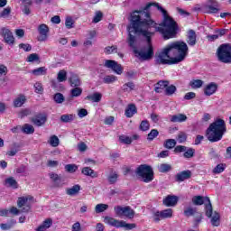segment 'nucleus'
Wrapping results in <instances>:
<instances>
[{"label": "nucleus", "mask_w": 231, "mask_h": 231, "mask_svg": "<svg viewBox=\"0 0 231 231\" xmlns=\"http://www.w3.org/2000/svg\"><path fill=\"white\" fill-rule=\"evenodd\" d=\"M107 208H109V206L106 204H97L95 208V210L97 214H100L105 212V210H107Z\"/></svg>", "instance_id": "37998d69"}, {"label": "nucleus", "mask_w": 231, "mask_h": 231, "mask_svg": "<svg viewBox=\"0 0 231 231\" xmlns=\"http://www.w3.org/2000/svg\"><path fill=\"white\" fill-rule=\"evenodd\" d=\"M80 192V185L76 184L72 186L71 188H69L66 189V194L68 196H77Z\"/></svg>", "instance_id": "a878e982"}, {"label": "nucleus", "mask_w": 231, "mask_h": 231, "mask_svg": "<svg viewBox=\"0 0 231 231\" xmlns=\"http://www.w3.org/2000/svg\"><path fill=\"white\" fill-rule=\"evenodd\" d=\"M157 86L159 88H161L162 89H167V87L169 86V81H167V80L162 81L161 80L157 83Z\"/></svg>", "instance_id": "338daca9"}, {"label": "nucleus", "mask_w": 231, "mask_h": 231, "mask_svg": "<svg viewBox=\"0 0 231 231\" xmlns=\"http://www.w3.org/2000/svg\"><path fill=\"white\" fill-rule=\"evenodd\" d=\"M102 17H104V14H102V12H100V11L96 12V14L93 18L92 23H94L96 24H97V23H100V21H102Z\"/></svg>", "instance_id": "bf43d9fd"}, {"label": "nucleus", "mask_w": 231, "mask_h": 231, "mask_svg": "<svg viewBox=\"0 0 231 231\" xmlns=\"http://www.w3.org/2000/svg\"><path fill=\"white\" fill-rule=\"evenodd\" d=\"M194 154H196V150L193 148H187L183 153L184 158H194Z\"/></svg>", "instance_id": "a18cd8bd"}, {"label": "nucleus", "mask_w": 231, "mask_h": 231, "mask_svg": "<svg viewBox=\"0 0 231 231\" xmlns=\"http://www.w3.org/2000/svg\"><path fill=\"white\" fill-rule=\"evenodd\" d=\"M190 178H192V171L186 170L175 175V181L181 183V181H185V180H190Z\"/></svg>", "instance_id": "4468645a"}, {"label": "nucleus", "mask_w": 231, "mask_h": 231, "mask_svg": "<svg viewBox=\"0 0 231 231\" xmlns=\"http://www.w3.org/2000/svg\"><path fill=\"white\" fill-rule=\"evenodd\" d=\"M198 214V208L193 207H188L184 209V216L186 217H190L191 216H196Z\"/></svg>", "instance_id": "7c9ffc66"}, {"label": "nucleus", "mask_w": 231, "mask_h": 231, "mask_svg": "<svg viewBox=\"0 0 231 231\" xmlns=\"http://www.w3.org/2000/svg\"><path fill=\"white\" fill-rule=\"evenodd\" d=\"M189 55V45L178 41L168 44L156 57L157 64H180Z\"/></svg>", "instance_id": "f03ea898"}, {"label": "nucleus", "mask_w": 231, "mask_h": 231, "mask_svg": "<svg viewBox=\"0 0 231 231\" xmlns=\"http://www.w3.org/2000/svg\"><path fill=\"white\" fill-rule=\"evenodd\" d=\"M104 66L105 68L112 69V71H114V73H116V75H122V73H124V68H122V65L118 64V62H116V60H105Z\"/></svg>", "instance_id": "1a4fd4ad"}, {"label": "nucleus", "mask_w": 231, "mask_h": 231, "mask_svg": "<svg viewBox=\"0 0 231 231\" xmlns=\"http://www.w3.org/2000/svg\"><path fill=\"white\" fill-rule=\"evenodd\" d=\"M225 133H226V125L225 124V120L217 119L215 122L209 125L206 131V136L209 142L214 143L222 140Z\"/></svg>", "instance_id": "7ed1b4c3"}, {"label": "nucleus", "mask_w": 231, "mask_h": 231, "mask_svg": "<svg viewBox=\"0 0 231 231\" xmlns=\"http://www.w3.org/2000/svg\"><path fill=\"white\" fill-rule=\"evenodd\" d=\"M165 149H174L176 147V141L174 139H168L164 142Z\"/></svg>", "instance_id": "79ce46f5"}, {"label": "nucleus", "mask_w": 231, "mask_h": 231, "mask_svg": "<svg viewBox=\"0 0 231 231\" xmlns=\"http://www.w3.org/2000/svg\"><path fill=\"white\" fill-rule=\"evenodd\" d=\"M48 69H46V67H40L37 69H34L32 70V74L35 75L36 77H40L41 75H46V71Z\"/></svg>", "instance_id": "e433bc0d"}, {"label": "nucleus", "mask_w": 231, "mask_h": 231, "mask_svg": "<svg viewBox=\"0 0 231 231\" xmlns=\"http://www.w3.org/2000/svg\"><path fill=\"white\" fill-rule=\"evenodd\" d=\"M49 143L50 145H51V147H59V143H60L59 137L57 135H51L49 140Z\"/></svg>", "instance_id": "c03bdc74"}, {"label": "nucleus", "mask_w": 231, "mask_h": 231, "mask_svg": "<svg viewBox=\"0 0 231 231\" xmlns=\"http://www.w3.org/2000/svg\"><path fill=\"white\" fill-rule=\"evenodd\" d=\"M5 187H10L11 189H18L19 185L17 184V180L14 179V177H9L5 180Z\"/></svg>", "instance_id": "cd10ccee"}, {"label": "nucleus", "mask_w": 231, "mask_h": 231, "mask_svg": "<svg viewBox=\"0 0 231 231\" xmlns=\"http://www.w3.org/2000/svg\"><path fill=\"white\" fill-rule=\"evenodd\" d=\"M150 127H151V125L149 124V121L143 120L140 124L139 129L141 131H149Z\"/></svg>", "instance_id": "6e6d98bb"}, {"label": "nucleus", "mask_w": 231, "mask_h": 231, "mask_svg": "<svg viewBox=\"0 0 231 231\" xmlns=\"http://www.w3.org/2000/svg\"><path fill=\"white\" fill-rule=\"evenodd\" d=\"M136 113H138V110L136 109V106L134 104L128 105L125 111L126 118H133Z\"/></svg>", "instance_id": "aec40b11"}, {"label": "nucleus", "mask_w": 231, "mask_h": 231, "mask_svg": "<svg viewBox=\"0 0 231 231\" xmlns=\"http://www.w3.org/2000/svg\"><path fill=\"white\" fill-rule=\"evenodd\" d=\"M135 174L142 178L144 183H151L152 180H154V171H152V167L147 164H141L135 170Z\"/></svg>", "instance_id": "20e7f679"}, {"label": "nucleus", "mask_w": 231, "mask_h": 231, "mask_svg": "<svg viewBox=\"0 0 231 231\" xmlns=\"http://www.w3.org/2000/svg\"><path fill=\"white\" fill-rule=\"evenodd\" d=\"M26 203H28V198L20 197L17 200L18 208H23Z\"/></svg>", "instance_id": "13d9d810"}, {"label": "nucleus", "mask_w": 231, "mask_h": 231, "mask_svg": "<svg viewBox=\"0 0 231 231\" xmlns=\"http://www.w3.org/2000/svg\"><path fill=\"white\" fill-rule=\"evenodd\" d=\"M171 122H173V123L187 122V116L184 114L173 115L171 117Z\"/></svg>", "instance_id": "bb28decb"}, {"label": "nucleus", "mask_w": 231, "mask_h": 231, "mask_svg": "<svg viewBox=\"0 0 231 231\" xmlns=\"http://www.w3.org/2000/svg\"><path fill=\"white\" fill-rule=\"evenodd\" d=\"M177 140L179 143H183L184 142H187V134L180 132L177 136Z\"/></svg>", "instance_id": "680f3d73"}, {"label": "nucleus", "mask_w": 231, "mask_h": 231, "mask_svg": "<svg viewBox=\"0 0 231 231\" xmlns=\"http://www.w3.org/2000/svg\"><path fill=\"white\" fill-rule=\"evenodd\" d=\"M185 151H187V146H183V145H177L174 148V152L178 153V152H185Z\"/></svg>", "instance_id": "69168bd1"}, {"label": "nucleus", "mask_w": 231, "mask_h": 231, "mask_svg": "<svg viewBox=\"0 0 231 231\" xmlns=\"http://www.w3.org/2000/svg\"><path fill=\"white\" fill-rule=\"evenodd\" d=\"M217 60L224 64H231V45L229 43H223L216 52Z\"/></svg>", "instance_id": "39448f33"}, {"label": "nucleus", "mask_w": 231, "mask_h": 231, "mask_svg": "<svg viewBox=\"0 0 231 231\" xmlns=\"http://www.w3.org/2000/svg\"><path fill=\"white\" fill-rule=\"evenodd\" d=\"M118 78L115 75H107L103 78L104 84H113V82H116Z\"/></svg>", "instance_id": "f704fd0d"}, {"label": "nucleus", "mask_w": 231, "mask_h": 231, "mask_svg": "<svg viewBox=\"0 0 231 231\" xmlns=\"http://www.w3.org/2000/svg\"><path fill=\"white\" fill-rule=\"evenodd\" d=\"M193 205L199 207L205 205V211L207 217H212V202H210V198L203 196H194L192 198Z\"/></svg>", "instance_id": "423d86ee"}, {"label": "nucleus", "mask_w": 231, "mask_h": 231, "mask_svg": "<svg viewBox=\"0 0 231 231\" xmlns=\"http://www.w3.org/2000/svg\"><path fill=\"white\" fill-rule=\"evenodd\" d=\"M136 226V224H127L125 221L121 220L120 228H125V230H133Z\"/></svg>", "instance_id": "864d4df0"}, {"label": "nucleus", "mask_w": 231, "mask_h": 231, "mask_svg": "<svg viewBox=\"0 0 231 231\" xmlns=\"http://www.w3.org/2000/svg\"><path fill=\"white\" fill-rule=\"evenodd\" d=\"M151 28L162 33L164 41L178 35V23L160 5L149 3L143 10L134 11L127 27V43L134 57L142 61L151 60L154 57L152 42L154 32L149 31Z\"/></svg>", "instance_id": "f257e3e1"}, {"label": "nucleus", "mask_w": 231, "mask_h": 231, "mask_svg": "<svg viewBox=\"0 0 231 231\" xmlns=\"http://www.w3.org/2000/svg\"><path fill=\"white\" fill-rule=\"evenodd\" d=\"M22 131L25 134H33L35 133V128H33V125L30 124H25L23 125Z\"/></svg>", "instance_id": "473e14b6"}, {"label": "nucleus", "mask_w": 231, "mask_h": 231, "mask_svg": "<svg viewBox=\"0 0 231 231\" xmlns=\"http://www.w3.org/2000/svg\"><path fill=\"white\" fill-rule=\"evenodd\" d=\"M34 89H35V93H42L43 88H42V84L37 82L34 84Z\"/></svg>", "instance_id": "774afa93"}, {"label": "nucleus", "mask_w": 231, "mask_h": 231, "mask_svg": "<svg viewBox=\"0 0 231 231\" xmlns=\"http://www.w3.org/2000/svg\"><path fill=\"white\" fill-rule=\"evenodd\" d=\"M10 14H12V7L7 6L5 8H4V10L0 13V17L2 19H6V17H8V15H10Z\"/></svg>", "instance_id": "8fccbe9b"}, {"label": "nucleus", "mask_w": 231, "mask_h": 231, "mask_svg": "<svg viewBox=\"0 0 231 231\" xmlns=\"http://www.w3.org/2000/svg\"><path fill=\"white\" fill-rule=\"evenodd\" d=\"M171 217H172V208L157 211L153 215V220L156 223H158L161 219H169Z\"/></svg>", "instance_id": "9b49d317"}, {"label": "nucleus", "mask_w": 231, "mask_h": 231, "mask_svg": "<svg viewBox=\"0 0 231 231\" xmlns=\"http://www.w3.org/2000/svg\"><path fill=\"white\" fill-rule=\"evenodd\" d=\"M39 54L37 53H32L27 57V62H35L37 60H40Z\"/></svg>", "instance_id": "052dcab7"}, {"label": "nucleus", "mask_w": 231, "mask_h": 231, "mask_svg": "<svg viewBox=\"0 0 231 231\" xmlns=\"http://www.w3.org/2000/svg\"><path fill=\"white\" fill-rule=\"evenodd\" d=\"M24 102H26V97L20 96L16 97L14 101V107H23Z\"/></svg>", "instance_id": "2f4dec72"}, {"label": "nucleus", "mask_w": 231, "mask_h": 231, "mask_svg": "<svg viewBox=\"0 0 231 231\" xmlns=\"http://www.w3.org/2000/svg\"><path fill=\"white\" fill-rule=\"evenodd\" d=\"M53 100L56 104H62L65 100L64 95H62V93H56L53 97Z\"/></svg>", "instance_id": "09e8293b"}, {"label": "nucleus", "mask_w": 231, "mask_h": 231, "mask_svg": "<svg viewBox=\"0 0 231 231\" xmlns=\"http://www.w3.org/2000/svg\"><path fill=\"white\" fill-rule=\"evenodd\" d=\"M32 110L30 108H23L18 113L19 118H24V116H30Z\"/></svg>", "instance_id": "603ef678"}, {"label": "nucleus", "mask_w": 231, "mask_h": 231, "mask_svg": "<svg viewBox=\"0 0 231 231\" xmlns=\"http://www.w3.org/2000/svg\"><path fill=\"white\" fill-rule=\"evenodd\" d=\"M163 205L165 207H176L178 205V197L174 195H169L163 199Z\"/></svg>", "instance_id": "2eb2a0df"}, {"label": "nucleus", "mask_w": 231, "mask_h": 231, "mask_svg": "<svg viewBox=\"0 0 231 231\" xmlns=\"http://www.w3.org/2000/svg\"><path fill=\"white\" fill-rule=\"evenodd\" d=\"M159 172H162V174H167V172H171L172 171V165L169 163H161L157 167Z\"/></svg>", "instance_id": "5701e85b"}, {"label": "nucleus", "mask_w": 231, "mask_h": 231, "mask_svg": "<svg viewBox=\"0 0 231 231\" xmlns=\"http://www.w3.org/2000/svg\"><path fill=\"white\" fill-rule=\"evenodd\" d=\"M211 225L213 226H219V223H220V216L219 213H217V211L214 212V209H212V214H211Z\"/></svg>", "instance_id": "393cba45"}, {"label": "nucleus", "mask_w": 231, "mask_h": 231, "mask_svg": "<svg viewBox=\"0 0 231 231\" xmlns=\"http://www.w3.org/2000/svg\"><path fill=\"white\" fill-rule=\"evenodd\" d=\"M67 79H68V72H66V70L64 69L60 70L57 77L58 81L66 82Z\"/></svg>", "instance_id": "c9c22d12"}, {"label": "nucleus", "mask_w": 231, "mask_h": 231, "mask_svg": "<svg viewBox=\"0 0 231 231\" xmlns=\"http://www.w3.org/2000/svg\"><path fill=\"white\" fill-rule=\"evenodd\" d=\"M175 93H176V86L174 85L168 86L165 88V95H167L168 97H171V95H174Z\"/></svg>", "instance_id": "5fc2aeb1"}, {"label": "nucleus", "mask_w": 231, "mask_h": 231, "mask_svg": "<svg viewBox=\"0 0 231 231\" xmlns=\"http://www.w3.org/2000/svg\"><path fill=\"white\" fill-rule=\"evenodd\" d=\"M19 48L20 50H23V51H32V45L29 43H20Z\"/></svg>", "instance_id": "0e129e2a"}, {"label": "nucleus", "mask_w": 231, "mask_h": 231, "mask_svg": "<svg viewBox=\"0 0 231 231\" xmlns=\"http://www.w3.org/2000/svg\"><path fill=\"white\" fill-rule=\"evenodd\" d=\"M118 51V47L116 45L107 46L105 48V53L106 55H111V53H116Z\"/></svg>", "instance_id": "de8ad7c7"}, {"label": "nucleus", "mask_w": 231, "mask_h": 231, "mask_svg": "<svg viewBox=\"0 0 231 231\" xmlns=\"http://www.w3.org/2000/svg\"><path fill=\"white\" fill-rule=\"evenodd\" d=\"M158 134H160V132H158L156 129H152L151 130V132L148 134L147 135V140L149 142H152V140H154V138H156L158 136Z\"/></svg>", "instance_id": "3c124183"}, {"label": "nucleus", "mask_w": 231, "mask_h": 231, "mask_svg": "<svg viewBox=\"0 0 231 231\" xmlns=\"http://www.w3.org/2000/svg\"><path fill=\"white\" fill-rule=\"evenodd\" d=\"M60 122L63 124H69V122H73L75 120V115L73 114H65L62 115L60 118Z\"/></svg>", "instance_id": "c756f323"}, {"label": "nucleus", "mask_w": 231, "mask_h": 231, "mask_svg": "<svg viewBox=\"0 0 231 231\" xmlns=\"http://www.w3.org/2000/svg\"><path fill=\"white\" fill-rule=\"evenodd\" d=\"M104 223H106V225H109L110 226L120 228L122 220H118L111 217H105Z\"/></svg>", "instance_id": "f3484780"}, {"label": "nucleus", "mask_w": 231, "mask_h": 231, "mask_svg": "<svg viewBox=\"0 0 231 231\" xmlns=\"http://www.w3.org/2000/svg\"><path fill=\"white\" fill-rule=\"evenodd\" d=\"M28 170V167L26 165L22 164L18 168H16V174H26V171Z\"/></svg>", "instance_id": "e2e57ef3"}, {"label": "nucleus", "mask_w": 231, "mask_h": 231, "mask_svg": "<svg viewBox=\"0 0 231 231\" xmlns=\"http://www.w3.org/2000/svg\"><path fill=\"white\" fill-rule=\"evenodd\" d=\"M197 35H196V31L190 29L188 32V35H187V42L189 44V46H196V43L198 42L197 39Z\"/></svg>", "instance_id": "a211bd4d"}, {"label": "nucleus", "mask_w": 231, "mask_h": 231, "mask_svg": "<svg viewBox=\"0 0 231 231\" xmlns=\"http://www.w3.org/2000/svg\"><path fill=\"white\" fill-rule=\"evenodd\" d=\"M53 225V219L47 218L45 219L42 225H40L36 231H46L47 228H50Z\"/></svg>", "instance_id": "4be33fe9"}, {"label": "nucleus", "mask_w": 231, "mask_h": 231, "mask_svg": "<svg viewBox=\"0 0 231 231\" xmlns=\"http://www.w3.org/2000/svg\"><path fill=\"white\" fill-rule=\"evenodd\" d=\"M134 83L130 81L123 85L122 90L125 91V93H130V91L134 90Z\"/></svg>", "instance_id": "72a5a7b5"}, {"label": "nucleus", "mask_w": 231, "mask_h": 231, "mask_svg": "<svg viewBox=\"0 0 231 231\" xmlns=\"http://www.w3.org/2000/svg\"><path fill=\"white\" fill-rule=\"evenodd\" d=\"M114 210L117 217H128V219L134 217V211L129 206H116Z\"/></svg>", "instance_id": "0eeeda50"}, {"label": "nucleus", "mask_w": 231, "mask_h": 231, "mask_svg": "<svg viewBox=\"0 0 231 231\" xmlns=\"http://www.w3.org/2000/svg\"><path fill=\"white\" fill-rule=\"evenodd\" d=\"M31 122L33 125H36V127H42V125L48 122V116L44 113H38L31 118Z\"/></svg>", "instance_id": "9d476101"}, {"label": "nucleus", "mask_w": 231, "mask_h": 231, "mask_svg": "<svg viewBox=\"0 0 231 231\" xmlns=\"http://www.w3.org/2000/svg\"><path fill=\"white\" fill-rule=\"evenodd\" d=\"M69 82L71 88H79L82 84V82L80 81V78L77 74H73V73L69 78Z\"/></svg>", "instance_id": "6ab92c4d"}, {"label": "nucleus", "mask_w": 231, "mask_h": 231, "mask_svg": "<svg viewBox=\"0 0 231 231\" xmlns=\"http://www.w3.org/2000/svg\"><path fill=\"white\" fill-rule=\"evenodd\" d=\"M78 170H79V166H77V164L65 165V171L66 172H69V174H73L74 172H77Z\"/></svg>", "instance_id": "58836bf2"}, {"label": "nucleus", "mask_w": 231, "mask_h": 231, "mask_svg": "<svg viewBox=\"0 0 231 231\" xmlns=\"http://www.w3.org/2000/svg\"><path fill=\"white\" fill-rule=\"evenodd\" d=\"M65 26L68 30H71V28H74L75 22L73 21V18L71 16H67L65 19Z\"/></svg>", "instance_id": "a19ab883"}, {"label": "nucleus", "mask_w": 231, "mask_h": 231, "mask_svg": "<svg viewBox=\"0 0 231 231\" xmlns=\"http://www.w3.org/2000/svg\"><path fill=\"white\" fill-rule=\"evenodd\" d=\"M84 176H89L90 178H98V173H97L93 169L89 167H84L81 171Z\"/></svg>", "instance_id": "b1692460"}, {"label": "nucleus", "mask_w": 231, "mask_h": 231, "mask_svg": "<svg viewBox=\"0 0 231 231\" xmlns=\"http://www.w3.org/2000/svg\"><path fill=\"white\" fill-rule=\"evenodd\" d=\"M80 95H82V88H79V87H74V88H72L70 90V97H80Z\"/></svg>", "instance_id": "ea45409f"}, {"label": "nucleus", "mask_w": 231, "mask_h": 231, "mask_svg": "<svg viewBox=\"0 0 231 231\" xmlns=\"http://www.w3.org/2000/svg\"><path fill=\"white\" fill-rule=\"evenodd\" d=\"M119 142H121V143H125V145H131V143H133V139L123 134L119 136Z\"/></svg>", "instance_id": "4c0bfd02"}, {"label": "nucleus", "mask_w": 231, "mask_h": 231, "mask_svg": "<svg viewBox=\"0 0 231 231\" xmlns=\"http://www.w3.org/2000/svg\"><path fill=\"white\" fill-rule=\"evenodd\" d=\"M118 172H116V171L112 170L110 171V173L107 175V181L109 183V185H115V183H116V181H118Z\"/></svg>", "instance_id": "412c9836"}, {"label": "nucleus", "mask_w": 231, "mask_h": 231, "mask_svg": "<svg viewBox=\"0 0 231 231\" xmlns=\"http://www.w3.org/2000/svg\"><path fill=\"white\" fill-rule=\"evenodd\" d=\"M86 100H90V102H100L102 100V95L100 92L93 93L86 97Z\"/></svg>", "instance_id": "c85d7f7f"}, {"label": "nucleus", "mask_w": 231, "mask_h": 231, "mask_svg": "<svg viewBox=\"0 0 231 231\" xmlns=\"http://www.w3.org/2000/svg\"><path fill=\"white\" fill-rule=\"evenodd\" d=\"M217 91V85L214 82H211L206 86L204 88V94L206 97H211V95H214Z\"/></svg>", "instance_id": "dca6fc26"}, {"label": "nucleus", "mask_w": 231, "mask_h": 231, "mask_svg": "<svg viewBox=\"0 0 231 231\" xmlns=\"http://www.w3.org/2000/svg\"><path fill=\"white\" fill-rule=\"evenodd\" d=\"M202 10L205 14H219L221 9L219 8V3L214 0H209L202 7Z\"/></svg>", "instance_id": "6e6552de"}, {"label": "nucleus", "mask_w": 231, "mask_h": 231, "mask_svg": "<svg viewBox=\"0 0 231 231\" xmlns=\"http://www.w3.org/2000/svg\"><path fill=\"white\" fill-rule=\"evenodd\" d=\"M226 165L223 163L217 164L214 169H213V174H221L225 171Z\"/></svg>", "instance_id": "4d7b16f0"}, {"label": "nucleus", "mask_w": 231, "mask_h": 231, "mask_svg": "<svg viewBox=\"0 0 231 231\" xmlns=\"http://www.w3.org/2000/svg\"><path fill=\"white\" fill-rule=\"evenodd\" d=\"M2 35L4 37V41H5L6 44L14 45L15 42V38L14 37V33L9 29L3 28Z\"/></svg>", "instance_id": "ddd939ff"}, {"label": "nucleus", "mask_w": 231, "mask_h": 231, "mask_svg": "<svg viewBox=\"0 0 231 231\" xmlns=\"http://www.w3.org/2000/svg\"><path fill=\"white\" fill-rule=\"evenodd\" d=\"M38 32L40 36L38 37V41L40 42H44L48 41V33H50V27L48 25L42 23L38 26Z\"/></svg>", "instance_id": "f8f14e48"}, {"label": "nucleus", "mask_w": 231, "mask_h": 231, "mask_svg": "<svg viewBox=\"0 0 231 231\" xmlns=\"http://www.w3.org/2000/svg\"><path fill=\"white\" fill-rule=\"evenodd\" d=\"M189 86H191V88L193 89H198V88H201V86H203V80L195 79L193 81H190Z\"/></svg>", "instance_id": "49530a36"}]
</instances>
